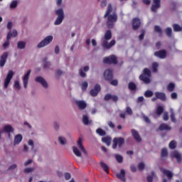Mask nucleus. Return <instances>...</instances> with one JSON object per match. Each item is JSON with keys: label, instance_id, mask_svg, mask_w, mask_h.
Segmentation results:
<instances>
[{"label": "nucleus", "instance_id": "f257e3e1", "mask_svg": "<svg viewBox=\"0 0 182 182\" xmlns=\"http://www.w3.org/2000/svg\"><path fill=\"white\" fill-rule=\"evenodd\" d=\"M113 11V7L112 4H109L107 6V10L104 15V18H107V26L109 29H112L114 26V22H117V14L116 13L112 14Z\"/></svg>", "mask_w": 182, "mask_h": 182}, {"label": "nucleus", "instance_id": "f03ea898", "mask_svg": "<svg viewBox=\"0 0 182 182\" xmlns=\"http://www.w3.org/2000/svg\"><path fill=\"white\" fill-rule=\"evenodd\" d=\"M104 41H102V48L104 49H110L116 45V40H112L109 43L108 41L112 39V31L107 30L104 36Z\"/></svg>", "mask_w": 182, "mask_h": 182}, {"label": "nucleus", "instance_id": "7ed1b4c3", "mask_svg": "<svg viewBox=\"0 0 182 182\" xmlns=\"http://www.w3.org/2000/svg\"><path fill=\"white\" fill-rule=\"evenodd\" d=\"M104 79L105 80H107V82H110V85L112 86H117L119 85V82L117 80H113V71L110 69H107L104 72Z\"/></svg>", "mask_w": 182, "mask_h": 182}, {"label": "nucleus", "instance_id": "20e7f679", "mask_svg": "<svg viewBox=\"0 0 182 182\" xmlns=\"http://www.w3.org/2000/svg\"><path fill=\"white\" fill-rule=\"evenodd\" d=\"M150 77H151V71L149 68H144L143 73L139 76L140 80H142L146 85L150 83Z\"/></svg>", "mask_w": 182, "mask_h": 182}, {"label": "nucleus", "instance_id": "39448f33", "mask_svg": "<svg viewBox=\"0 0 182 182\" xmlns=\"http://www.w3.org/2000/svg\"><path fill=\"white\" fill-rule=\"evenodd\" d=\"M16 36H18V31L16 30H14L13 32L12 31H10L9 32H8L6 36V40L3 43L4 49H6L9 48L10 44L9 41H11V38H16Z\"/></svg>", "mask_w": 182, "mask_h": 182}, {"label": "nucleus", "instance_id": "423d86ee", "mask_svg": "<svg viewBox=\"0 0 182 182\" xmlns=\"http://www.w3.org/2000/svg\"><path fill=\"white\" fill-rule=\"evenodd\" d=\"M102 62L103 63H107V65H117V57L114 55H111L104 58Z\"/></svg>", "mask_w": 182, "mask_h": 182}, {"label": "nucleus", "instance_id": "0eeeda50", "mask_svg": "<svg viewBox=\"0 0 182 182\" xmlns=\"http://www.w3.org/2000/svg\"><path fill=\"white\" fill-rule=\"evenodd\" d=\"M55 14L58 16L57 19L55 20L54 25H60L63 22L65 18V14L63 13V9H59L55 11Z\"/></svg>", "mask_w": 182, "mask_h": 182}, {"label": "nucleus", "instance_id": "6e6552de", "mask_svg": "<svg viewBox=\"0 0 182 182\" xmlns=\"http://www.w3.org/2000/svg\"><path fill=\"white\" fill-rule=\"evenodd\" d=\"M112 149H116L118 147L120 149L122 146L124 144V138L123 137H115L113 139Z\"/></svg>", "mask_w": 182, "mask_h": 182}, {"label": "nucleus", "instance_id": "1a4fd4ad", "mask_svg": "<svg viewBox=\"0 0 182 182\" xmlns=\"http://www.w3.org/2000/svg\"><path fill=\"white\" fill-rule=\"evenodd\" d=\"M52 41H53V36H48L38 44L37 48H45V46H48V45H49Z\"/></svg>", "mask_w": 182, "mask_h": 182}, {"label": "nucleus", "instance_id": "9d476101", "mask_svg": "<svg viewBox=\"0 0 182 182\" xmlns=\"http://www.w3.org/2000/svg\"><path fill=\"white\" fill-rule=\"evenodd\" d=\"M14 75H15V73L12 70H9L7 73V75L4 80V89H8V86H9V83H11V80H12V77H14Z\"/></svg>", "mask_w": 182, "mask_h": 182}, {"label": "nucleus", "instance_id": "9b49d317", "mask_svg": "<svg viewBox=\"0 0 182 182\" xmlns=\"http://www.w3.org/2000/svg\"><path fill=\"white\" fill-rule=\"evenodd\" d=\"M101 89L102 88L100 87V85H95L94 89L90 90V95L92 96V97H96V96L99 95V92H100Z\"/></svg>", "mask_w": 182, "mask_h": 182}, {"label": "nucleus", "instance_id": "f8f14e48", "mask_svg": "<svg viewBox=\"0 0 182 182\" xmlns=\"http://www.w3.org/2000/svg\"><path fill=\"white\" fill-rule=\"evenodd\" d=\"M160 2L161 0H153V4L151 7V11H152V12H157L159 8L161 6Z\"/></svg>", "mask_w": 182, "mask_h": 182}, {"label": "nucleus", "instance_id": "ddd939ff", "mask_svg": "<svg viewBox=\"0 0 182 182\" xmlns=\"http://www.w3.org/2000/svg\"><path fill=\"white\" fill-rule=\"evenodd\" d=\"M140 25H141V22L139 18H134L132 20V29L134 31H137L139 28H140Z\"/></svg>", "mask_w": 182, "mask_h": 182}, {"label": "nucleus", "instance_id": "4468645a", "mask_svg": "<svg viewBox=\"0 0 182 182\" xmlns=\"http://www.w3.org/2000/svg\"><path fill=\"white\" fill-rule=\"evenodd\" d=\"M154 55L156 58H160V59H166L167 57V51L166 50H160L154 53Z\"/></svg>", "mask_w": 182, "mask_h": 182}, {"label": "nucleus", "instance_id": "2eb2a0df", "mask_svg": "<svg viewBox=\"0 0 182 182\" xmlns=\"http://www.w3.org/2000/svg\"><path fill=\"white\" fill-rule=\"evenodd\" d=\"M8 59V52H4L0 57V68H4Z\"/></svg>", "mask_w": 182, "mask_h": 182}, {"label": "nucleus", "instance_id": "dca6fc26", "mask_svg": "<svg viewBox=\"0 0 182 182\" xmlns=\"http://www.w3.org/2000/svg\"><path fill=\"white\" fill-rule=\"evenodd\" d=\"M31 70H28L26 74H25L24 76L23 77V85L25 89L28 87V82L29 80V76H31Z\"/></svg>", "mask_w": 182, "mask_h": 182}, {"label": "nucleus", "instance_id": "f3484780", "mask_svg": "<svg viewBox=\"0 0 182 182\" xmlns=\"http://www.w3.org/2000/svg\"><path fill=\"white\" fill-rule=\"evenodd\" d=\"M104 100L106 102L109 100H112V102H114L116 103L117 102V100H119V97H117V95H112L111 94H107L104 97Z\"/></svg>", "mask_w": 182, "mask_h": 182}, {"label": "nucleus", "instance_id": "a211bd4d", "mask_svg": "<svg viewBox=\"0 0 182 182\" xmlns=\"http://www.w3.org/2000/svg\"><path fill=\"white\" fill-rule=\"evenodd\" d=\"M75 104L80 110H85V109L87 107V104L83 100H76Z\"/></svg>", "mask_w": 182, "mask_h": 182}, {"label": "nucleus", "instance_id": "6ab92c4d", "mask_svg": "<svg viewBox=\"0 0 182 182\" xmlns=\"http://www.w3.org/2000/svg\"><path fill=\"white\" fill-rule=\"evenodd\" d=\"M126 114H128V116H132V114H133V110L130 107H127L124 113L119 114V117L126 119Z\"/></svg>", "mask_w": 182, "mask_h": 182}, {"label": "nucleus", "instance_id": "aec40b11", "mask_svg": "<svg viewBox=\"0 0 182 182\" xmlns=\"http://www.w3.org/2000/svg\"><path fill=\"white\" fill-rule=\"evenodd\" d=\"M35 80L37 83H41L46 89L48 87V82H46V80H45L43 77L38 76L36 77Z\"/></svg>", "mask_w": 182, "mask_h": 182}, {"label": "nucleus", "instance_id": "412c9836", "mask_svg": "<svg viewBox=\"0 0 182 182\" xmlns=\"http://www.w3.org/2000/svg\"><path fill=\"white\" fill-rule=\"evenodd\" d=\"M131 133L136 141H137L138 143H140V141H141V137H140V134H139V132L136 129H132Z\"/></svg>", "mask_w": 182, "mask_h": 182}, {"label": "nucleus", "instance_id": "4be33fe9", "mask_svg": "<svg viewBox=\"0 0 182 182\" xmlns=\"http://www.w3.org/2000/svg\"><path fill=\"white\" fill-rule=\"evenodd\" d=\"M3 132L8 133L9 137H11V133H14V128L11 125H6L3 128Z\"/></svg>", "mask_w": 182, "mask_h": 182}, {"label": "nucleus", "instance_id": "5701e85b", "mask_svg": "<svg viewBox=\"0 0 182 182\" xmlns=\"http://www.w3.org/2000/svg\"><path fill=\"white\" fill-rule=\"evenodd\" d=\"M155 96H156V97L159 99V100H161L162 102H166L167 99L166 97V94L164 92H156Z\"/></svg>", "mask_w": 182, "mask_h": 182}, {"label": "nucleus", "instance_id": "b1692460", "mask_svg": "<svg viewBox=\"0 0 182 182\" xmlns=\"http://www.w3.org/2000/svg\"><path fill=\"white\" fill-rule=\"evenodd\" d=\"M117 178H119L122 181H126V171L124 169H121L120 173L117 174Z\"/></svg>", "mask_w": 182, "mask_h": 182}, {"label": "nucleus", "instance_id": "393cba45", "mask_svg": "<svg viewBox=\"0 0 182 182\" xmlns=\"http://www.w3.org/2000/svg\"><path fill=\"white\" fill-rule=\"evenodd\" d=\"M162 173L164 176H166L168 180H171V178H173V172H171V171H168L167 169H163Z\"/></svg>", "mask_w": 182, "mask_h": 182}, {"label": "nucleus", "instance_id": "a878e982", "mask_svg": "<svg viewBox=\"0 0 182 182\" xmlns=\"http://www.w3.org/2000/svg\"><path fill=\"white\" fill-rule=\"evenodd\" d=\"M172 156L174 157L176 159V161L178 163H181V154L178 153L177 151H174L172 153Z\"/></svg>", "mask_w": 182, "mask_h": 182}, {"label": "nucleus", "instance_id": "bb28decb", "mask_svg": "<svg viewBox=\"0 0 182 182\" xmlns=\"http://www.w3.org/2000/svg\"><path fill=\"white\" fill-rule=\"evenodd\" d=\"M102 143H105L107 146H110V143H112V138L110 136H105L102 138Z\"/></svg>", "mask_w": 182, "mask_h": 182}, {"label": "nucleus", "instance_id": "cd10ccee", "mask_svg": "<svg viewBox=\"0 0 182 182\" xmlns=\"http://www.w3.org/2000/svg\"><path fill=\"white\" fill-rule=\"evenodd\" d=\"M23 139V137L21 134L16 135V136L14 138V144H19V143H21V141H22Z\"/></svg>", "mask_w": 182, "mask_h": 182}, {"label": "nucleus", "instance_id": "c85d7f7f", "mask_svg": "<svg viewBox=\"0 0 182 182\" xmlns=\"http://www.w3.org/2000/svg\"><path fill=\"white\" fill-rule=\"evenodd\" d=\"M100 166L102 168V169L104 170L105 172L107 173V174H109V166H107V164H106L105 162L101 161L100 163Z\"/></svg>", "mask_w": 182, "mask_h": 182}, {"label": "nucleus", "instance_id": "c756f323", "mask_svg": "<svg viewBox=\"0 0 182 182\" xmlns=\"http://www.w3.org/2000/svg\"><path fill=\"white\" fill-rule=\"evenodd\" d=\"M77 146L82 153L86 154V149H85V147H83V145L82 144V138L80 137L77 141Z\"/></svg>", "mask_w": 182, "mask_h": 182}, {"label": "nucleus", "instance_id": "7c9ffc66", "mask_svg": "<svg viewBox=\"0 0 182 182\" xmlns=\"http://www.w3.org/2000/svg\"><path fill=\"white\" fill-rule=\"evenodd\" d=\"M159 130L161 132H163V130H171V127H170L167 124H161L159 126Z\"/></svg>", "mask_w": 182, "mask_h": 182}, {"label": "nucleus", "instance_id": "2f4dec72", "mask_svg": "<svg viewBox=\"0 0 182 182\" xmlns=\"http://www.w3.org/2000/svg\"><path fill=\"white\" fill-rule=\"evenodd\" d=\"M163 112H164V108L162 106H158L156 111V114L157 116H161L163 114Z\"/></svg>", "mask_w": 182, "mask_h": 182}, {"label": "nucleus", "instance_id": "473e14b6", "mask_svg": "<svg viewBox=\"0 0 182 182\" xmlns=\"http://www.w3.org/2000/svg\"><path fill=\"white\" fill-rule=\"evenodd\" d=\"M172 28H173L174 32H181V31H182V27L180 26V25H178L177 23L173 24Z\"/></svg>", "mask_w": 182, "mask_h": 182}, {"label": "nucleus", "instance_id": "72a5a7b5", "mask_svg": "<svg viewBox=\"0 0 182 182\" xmlns=\"http://www.w3.org/2000/svg\"><path fill=\"white\" fill-rule=\"evenodd\" d=\"M166 89L168 92H174V89H176V85L173 82H171L167 85Z\"/></svg>", "mask_w": 182, "mask_h": 182}, {"label": "nucleus", "instance_id": "f704fd0d", "mask_svg": "<svg viewBox=\"0 0 182 182\" xmlns=\"http://www.w3.org/2000/svg\"><path fill=\"white\" fill-rule=\"evenodd\" d=\"M73 151L74 154H75V156L77 157H82V153H80V151H79L77 147L73 146Z\"/></svg>", "mask_w": 182, "mask_h": 182}, {"label": "nucleus", "instance_id": "c9c22d12", "mask_svg": "<svg viewBox=\"0 0 182 182\" xmlns=\"http://www.w3.org/2000/svg\"><path fill=\"white\" fill-rule=\"evenodd\" d=\"M165 33L166 36H168V38H171L173 35V30L171 29V28L168 27L165 29Z\"/></svg>", "mask_w": 182, "mask_h": 182}, {"label": "nucleus", "instance_id": "e433bc0d", "mask_svg": "<svg viewBox=\"0 0 182 182\" xmlns=\"http://www.w3.org/2000/svg\"><path fill=\"white\" fill-rule=\"evenodd\" d=\"M26 46V43H25V41H18L17 43L18 49H25Z\"/></svg>", "mask_w": 182, "mask_h": 182}, {"label": "nucleus", "instance_id": "4c0bfd02", "mask_svg": "<svg viewBox=\"0 0 182 182\" xmlns=\"http://www.w3.org/2000/svg\"><path fill=\"white\" fill-rule=\"evenodd\" d=\"M43 68L44 69H48L49 66H50V63L48 62V58L46 57L43 60Z\"/></svg>", "mask_w": 182, "mask_h": 182}, {"label": "nucleus", "instance_id": "58836bf2", "mask_svg": "<svg viewBox=\"0 0 182 182\" xmlns=\"http://www.w3.org/2000/svg\"><path fill=\"white\" fill-rule=\"evenodd\" d=\"M97 134H99V136H105L106 135V131L102 129V128H98L96 129Z\"/></svg>", "mask_w": 182, "mask_h": 182}, {"label": "nucleus", "instance_id": "ea45409f", "mask_svg": "<svg viewBox=\"0 0 182 182\" xmlns=\"http://www.w3.org/2000/svg\"><path fill=\"white\" fill-rule=\"evenodd\" d=\"M168 146H169V149H171V150H174V149L177 147V142L173 140L169 143Z\"/></svg>", "mask_w": 182, "mask_h": 182}, {"label": "nucleus", "instance_id": "a19ab883", "mask_svg": "<svg viewBox=\"0 0 182 182\" xmlns=\"http://www.w3.org/2000/svg\"><path fill=\"white\" fill-rule=\"evenodd\" d=\"M128 88L129 90H136L137 89V85L134 82H129L128 85Z\"/></svg>", "mask_w": 182, "mask_h": 182}, {"label": "nucleus", "instance_id": "79ce46f5", "mask_svg": "<svg viewBox=\"0 0 182 182\" xmlns=\"http://www.w3.org/2000/svg\"><path fill=\"white\" fill-rule=\"evenodd\" d=\"M167 156H168V151H167V149L163 148L161 151V156L167 157Z\"/></svg>", "mask_w": 182, "mask_h": 182}, {"label": "nucleus", "instance_id": "37998d69", "mask_svg": "<svg viewBox=\"0 0 182 182\" xmlns=\"http://www.w3.org/2000/svg\"><path fill=\"white\" fill-rule=\"evenodd\" d=\"M159 69V63H152V70L154 73H156Z\"/></svg>", "mask_w": 182, "mask_h": 182}, {"label": "nucleus", "instance_id": "c03bdc74", "mask_svg": "<svg viewBox=\"0 0 182 182\" xmlns=\"http://www.w3.org/2000/svg\"><path fill=\"white\" fill-rule=\"evenodd\" d=\"M82 122L85 124V126L89 124V117H87V115L82 116Z\"/></svg>", "mask_w": 182, "mask_h": 182}, {"label": "nucleus", "instance_id": "a18cd8bd", "mask_svg": "<svg viewBox=\"0 0 182 182\" xmlns=\"http://www.w3.org/2000/svg\"><path fill=\"white\" fill-rule=\"evenodd\" d=\"M154 178V171H151V175L147 176L146 180L148 182H153Z\"/></svg>", "mask_w": 182, "mask_h": 182}, {"label": "nucleus", "instance_id": "49530a36", "mask_svg": "<svg viewBox=\"0 0 182 182\" xmlns=\"http://www.w3.org/2000/svg\"><path fill=\"white\" fill-rule=\"evenodd\" d=\"M153 95H154L153 91H151L149 90L144 92L145 97H152Z\"/></svg>", "mask_w": 182, "mask_h": 182}, {"label": "nucleus", "instance_id": "de8ad7c7", "mask_svg": "<svg viewBox=\"0 0 182 182\" xmlns=\"http://www.w3.org/2000/svg\"><path fill=\"white\" fill-rule=\"evenodd\" d=\"M115 159L118 163H123V156L119 154L115 155Z\"/></svg>", "mask_w": 182, "mask_h": 182}, {"label": "nucleus", "instance_id": "09e8293b", "mask_svg": "<svg viewBox=\"0 0 182 182\" xmlns=\"http://www.w3.org/2000/svg\"><path fill=\"white\" fill-rule=\"evenodd\" d=\"M35 171V167L26 168L23 170V173H32V171Z\"/></svg>", "mask_w": 182, "mask_h": 182}, {"label": "nucleus", "instance_id": "8fccbe9b", "mask_svg": "<svg viewBox=\"0 0 182 182\" xmlns=\"http://www.w3.org/2000/svg\"><path fill=\"white\" fill-rule=\"evenodd\" d=\"M16 6H18V1H11V3L10 4V8L11 9H15V8H16Z\"/></svg>", "mask_w": 182, "mask_h": 182}, {"label": "nucleus", "instance_id": "3c124183", "mask_svg": "<svg viewBox=\"0 0 182 182\" xmlns=\"http://www.w3.org/2000/svg\"><path fill=\"white\" fill-rule=\"evenodd\" d=\"M58 141L60 143V144H66V139L65 137L59 136Z\"/></svg>", "mask_w": 182, "mask_h": 182}, {"label": "nucleus", "instance_id": "603ef678", "mask_svg": "<svg viewBox=\"0 0 182 182\" xmlns=\"http://www.w3.org/2000/svg\"><path fill=\"white\" fill-rule=\"evenodd\" d=\"M170 117L173 123H176L177 122V120L176 119V114H174V112H171Z\"/></svg>", "mask_w": 182, "mask_h": 182}, {"label": "nucleus", "instance_id": "864d4df0", "mask_svg": "<svg viewBox=\"0 0 182 182\" xmlns=\"http://www.w3.org/2000/svg\"><path fill=\"white\" fill-rule=\"evenodd\" d=\"M154 31L157 32L158 33H160L161 35L162 33L161 28H160V26H154Z\"/></svg>", "mask_w": 182, "mask_h": 182}, {"label": "nucleus", "instance_id": "5fc2aeb1", "mask_svg": "<svg viewBox=\"0 0 182 182\" xmlns=\"http://www.w3.org/2000/svg\"><path fill=\"white\" fill-rule=\"evenodd\" d=\"M87 86H89V84L87 83V82H84L82 84V90H86V89H87Z\"/></svg>", "mask_w": 182, "mask_h": 182}, {"label": "nucleus", "instance_id": "6e6d98bb", "mask_svg": "<svg viewBox=\"0 0 182 182\" xmlns=\"http://www.w3.org/2000/svg\"><path fill=\"white\" fill-rule=\"evenodd\" d=\"M79 74L81 77H86V73L83 72V69L80 68L79 70Z\"/></svg>", "mask_w": 182, "mask_h": 182}, {"label": "nucleus", "instance_id": "4d7b16f0", "mask_svg": "<svg viewBox=\"0 0 182 182\" xmlns=\"http://www.w3.org/2000/svg\"><path fill=\"white\" fill-rule=\"evenodd\" d=\"M14 87H16L17 90H21V85L19 84V81L14 82Z\"/></svg>", "mask_w": 182, "mask_h": 182}, {"label": "nucleus", "instance_id": "13d9d810", "mask_svg": "<svg viewBox=\"0 0 182 182\" xmlns=\"http://www.w3.org/2000/svg\"><path fill=\"white\" fill-rule=\"evenodd\" d=\"M138 168L140 171H141L142 170H144V163L143 162H140L138 164Z\"/></svg>", "mask_w": 182, "mask_h": 182}, {"label": "nucleus", "instance_id": "bf43d9fd", "mask_svg": "<svg viewBox=\"0 0 182 182\" xmlns=\"http://www.w3.org/2000/svg\"><path fill=\"white\" fill-rule=\"evenodd\" d=\"M163 119L165 122H167V120H168V112H164Z\"/></svg>", "mask_w": 182, "mask_h": 182}, {"label": "nucleus", "instance_id": "052dcab7", "mask_svg": "<svg viewBox=\"0 0 182 182\" xmlns=\"http://www.w3.org/2000/svg\"><path fill=\"white\" fill-rule=\"evenodd\" d=\"M106 5H107V0H102L101 1L102 8H105V6H106Z\"/></svg>", "mask_w": 182, "mask_h": 182}, {"label": "nucleus", "instance_id": "680f3d73", "mask_svg": "<svg viewBox=\"0 0 182 182\" xmlns=\"http://www.w3.org/2000/svg\"><path fill=\"white\" fill-rule=\"evenodd\" d=\"M59 52H60V49L59 48V46H56L55 48V53L56 55H59Z\"/></svg>", "mask_w": 182, "mask_h": 182}, {"label": "nucleus", "instance_id": "e2e57ef3", "mask_svg": "<svg viewBox=\"0 0 182 182\" xmlns=\"http://www.w3.org/2000/svg\"><path fill=\"white\" fill-rule=\"evenodd\" d=\"M108 126L109 127H110L111 129H114L115 125L114 123L112 122V121L108 122Z\"/></svg>", "mask_w": 182, "mask_h": 182}, {"label": "nucleus", "instance_id": "0e129e2a", "mask_svg": "<svg viewBox=\"0 0 182 182\" xmlns=\"http://www.w3.org/2000/svg\"><path fill=\"white\" fill-rule=\"evenodd\" d=\"M62 73H63V72H62V70H57L55 71V76H61Z\"/></svg>", "mask_w": 182, "mask_h": 182}, {"label": "nucleus", "instance_id": "69168bd1", "mask_svg": "<svg viewBox=\"0 0 182 182\" xmlns=\"http://www.w3.org/2000/svg\"><path fill=\"white\" fill-rule=\"evenodd\" d=\"M177 92H172L171 95V99H177Z\"/></svg>", "mask_w": 182, "mask_h": 182}, {"label": "nucleus", "instance_id": "338daca9", "mask_svg": "<svg viewBox=\"0 0 182 182\" xmlns=\"http://www.w3.org/2000/svg\"><path fill=\"white\" fill-rule=\"evenodd\" d=\"M70 177H71V176H70V174L69 173H65V180H70Z\"/></svg>", "mask_w": 182, "mask_h": 182}, {"label": "nucleus", "instance_id": "774afa93", "mask_svg": "<svg viewBox=\"0 0 182 182\" xmlns=\"http://www.w3.org/2000/svg\"><path fill=\"white\" fill-rule=\"evenodd\" d=\"M31 163H32V160L31 159H28L27 161H26L24 163L25 167H27V166H29V164H31Z\"/></svg>", "mask_w": 182, "mask_h": 182}]
</instances>
